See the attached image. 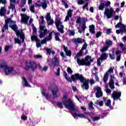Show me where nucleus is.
Returning <instances> with one entry per match:
<instances>
[{"label": "nucleus", "instance_id": "35", "mask_svg": "<svg viewBox=\"0 0 126 126\" xmlns=\"http://www.w3.org/2000/svg\"><path fill=\"white\" fill-rule=\"evenodd\" d=\"M41 6H42V8H43L44 9H46V8H47V7H48L47 1H44L43 2V3L42 4Z\"/></svg>", "mask_w": 126, "mask_h": 126}, {"label": "nucleus", "instance_id": "41", "mask_svg": "<svg viewBox=\"0 0 126 126\" xmlns=\"http://www.w3.org/2000/svg\"><path fill=\"white\" fill-rule=\"evenodd\" d=\"M23 80L25 82V86H29V83H28V82L27 81V79H26V78L23 77Z\"/></svg>", "mask_w": 126, "mask_h": 126}, {"label": "nucleus", "instance_id": "7", "mask_svg": "<svg viewBox=\"0 0 126 126\" xmlns=\"http://www.w3.org/2000/svg\"><path fill=\"white\" fill-rule=\"evenodd\" d=\"M55 24L57 30L59 31L60 33H62V34L64 32V31H63V28H64V27H63V22L61 21V18H57L55 20Z\"/></svg>", "mask_w": 126, "mask_h": 126}, {"label": "nucleus", "instance_id": "29", "mask_svg": "<svg viewBox=\"0 0 126 126\" xmlns=\"http://www.w3.org/2000/svg\"><path fill=\"white\" fill-rule=\"evenodd\" d=\"M41 94L44 97H45L47 100H49V99L51 98V96L50 95V94H48L45 93V92L44 91H42L41 92Z\"/></svg>", "mask_w": 126, "mask_h": 126}, {"label": "nucleus", "instance_id": "55", "mask_svg": "<svg viewBox=\"0 0 126 126\" xmlns=\"http://www.w3.org/2000/svg\"><path fill=\"white\" fill-rule=\"evenodd\" d=\"M46 52L47 55H51V53H52V50L51 48H46Z\"/></svg>", "mask_w": 126, "mask_h": 126}, {"label": "nucleus", "instance_id": "10", "mask_svg": "<svg viewBox=\"0 0 126 126\" xmlns=\"http://www.w3.org/2000/svg\"><path fill=\"white\" fill-rule=\"evenodd\" d=\"M81 83H83V84L81 85L82 88L85 90H88V89H89V79L85 80Z\"/></svg>", "mask_w": 126, "mask_h": 126}, {"label": "nucleus", "instance_id": "56", "mask_svg": "<svg viewBox=\"0 0 126 126\" xmlns=\"http://www.w3.org/2000/svg\"><path fill=\"white\" fill-rule=\"evenodd\" d=\"M21 16H22V18H30V17L27 16V15H25V14H21Z\"/></svg>", "mask_w": 126, "mask_h": 126}, {"label": "nucleus", "instance_id": "25", "mask_svg": "<svg viewBox=\"0 0 126 126\" xmlns=\"http://www.w3.org/2000/svg\"><path fill=\"white\" fill-rule=\"evenodd\" d=\"M53 60H54V61L53 62L54 66H58V65H59V63H60L58 58H57V57H55Z\"/></svg>", "mask_w": 126, "mask_h": 126}, {"label": "nucleus", "instance_id": "60", "mask_svg": "<svg viewBox=\"0 0 126 126\" xmlns=\"http://www.w3.org/2000/svg\"><path fill=\"white\" fill-rule=\"evenodd\" d=\"M27 116L26 115H22L21 116V119L23 121H26V120H27Z\"/></svg>", "mask_w": 126, "mask_h": 126}, {"label": "nucleus", "instance_id": "64", "mask_svg": "<svg viewBox=\"0 0 126 126\" xmlns=\"http://www.w3.org/2000/svg\"><path fill=\"white\" fill-rule=\"evenodd\" d=\"M114 78H115V76L114 75H111L110 76V79L109 80V82H114Z\"/></svg>", "mask_w": 126, "mask_h": 126}, {"label": "nucleus", "instance_id": "36", "mask_svg": "<svg viewBox=\"0 0 126 126\" xmlns=\"http://www.w3.org/2000/svg\"><path fill=\"white\" fill-rule=\"evenodd\" d=\"M89 110H94V107H93V102L91 101L88 104Z\"/></svg>", "mask_w": 126, "mask_h": 126}, {"label": "nucleus", "instance_id": "26", "mask_svg": "<svg viewBox=\"0 0 126 126\" xmlns=\"http://www.w3.org/2000/svg\"><path fill=\"white\" fill-rule=\"evenodd\" d=\"M108 78L109 74L108 73V72H106L103 76V82H104V83H106L108 81Z\"/></svg>", "mask_w": 126, "mask_h": 126}, {"label": "nucleus", "instance_id": "24", "mask_svg": "<svg viewBox=\"0 0 126 126\" xmlns=\"http://www.w3.org/2000/svg\"><path fill=\"white\" fill-rule=\"evenodd\" d=\"M89 31L92 34H95V26L94 25H91L89 26Z\"/></svg>", "mask_w": 126, "mask_h": 126}, {"label": "nucleus", "instance_id": "39", "mask_svg": "<svg viewBox=\"0 0 126 126\" xmlns=\"http://www.w3.org/2000/svg\"><path fill=\"white\" fill-rule=\"evenodd\" d=\"M53 33H54V31H52L49 34L48 38L47 37V39L48 40V41H51V40H52V35H53Z\"/></svg>", "mask_w": 126, "mask_h": 126}, {"label": "nucleus", "instance_id": "49", "mask_svg": "<svg viewBox=\"0 0 126 126\" xmlns=\"http://www.w3.org/2000/svg\"><path fill=\"white\" fill-rule=\"evenodd\" d=\"M62 2L63 3V5L65 6V8H68V4L65 0H62Z\"/></svg>", "mask_w": 126, "mask_h": 126}, {"label": "nucleus", "instance_id": "34", "mask_svg": "<svg viewBox=\"0 0 126 126\" xmlns=\"http://www.w3.org/2000/svg\"><path fill=\"white\" fill-rule=\"evenodd\" d=\"M59 36H60V33L59 32H57L55 33V40L56 41H59L60 42H61V41H62L61 40V39H60V37H59Z\"/></svg>", "mask_w": 126, "mask_h": 126}, {"label": "nucleus", "instance_id": "42", "mask_svg": "<svg viewBox=\"0 0 126 126\" xmlns=\"http://www.w3.org/2000/svg\"><path fill=\"white\" fill-rule=\"evenodd\" d=\"M82 22V18H81V17H78L77 21H76V23H77V24H81Z\"/></svg>", "mask_w": 126, "mask_h": 126}, {"label": "nucleus", "instance_id": "18", "mask_svg": "<svg viewBox=\"0 0 126 126\" xmlns=\"http://www.w3.org/2000/svg\"><path fill=\"white\" fill-rule=\"evenodd\" d=\"M51 92L53 94V95L56 98L59 97V95H57V93L59 92V88L58 86H56L55 87L51 90Z\"/></svg>", "mask_w": 126, "mask_h": 126}, {"label": "nucleus", "instance_id": "38", "mask_svg": "<svg viewBox=\"0 0 126 126\" xmlns=\"http://www.w3.org/2000/svg\"><path fill=\"white\" fill-rule=\"evenodd\" d=\"M15 44H19V45H21V40L19 38H14Z\"/></svg>", "mask_w": 126, "mask_h": 126}, {"label": "nucleus", "instance_id": "4", "mask_svg": "<svg viewBox=\"0 0 126 126\" xmlns=\"http://www.w3.org/2000/svg\"><path fill=\"white\" fill-rule=\"evenodd\" d=\"M89 59H91V56L89 55L87 56L85 59L83 58L82 59H79L78 57L77 58V63L79 65H85L86 66H89L91 65V63L88 61Z\"/></svg>", "mask_w": 126, "mask_h": 126}, {"label": "nucleus", "instance_id": "45", "mask_svg": "<svg viewBox=\"0 0 126 126\" xmlns=\"http://www.w3.org/2000/svg\"><path fill=\"white\" fill-rule=\"evenodd\" d=\"M67 72H68V74H72V72H73V71L71 70V68L69 67H68L67 68Z\"/></svg>", "mask_w": 126, "mask_h": 126}, {"label": "nucleus", "instance_id": "3", "mask_svg": "<svg viewBox=\"0 0 126 126\" xmlns=\"http://www.w3.org/2000/svg\"><path fill=\"white\" fill-rule=\"evenodd\" d=\"M40 19H41V22L39 23L40 25H39V37L41 39L42 38H44L48 33V29H45V20H44V16H41L40 17Z\"/></svg>", "mask_w": 126, "mask_h": 126}, {"label": "nucleus", "instance_id": "27", "mask_svg": "<svg viewBox=\"0 0 126 126\" xmlns=\"http://www.w3.org/2000/svg\"><path fill=\"white\" fill-rule=\"evenodd\" d=\"M67 101V100H68V99H65V100H63V101H62V102H57V105L58 106V107H59V108H60V109H63V101Z\"/></svg>", "mask_w": 126, "mask_h": 126}, {"label": "nucleus", "instance_id": "50", "mask_svg": "<svg viewBox=\"0 0 126 126\" xmlns=\"http://www.w3.org/2000/svg\"><path fill=\"white\" fill-rule=\"evenodd\" d=\"M111 99H108L107 100L106 103H105V105L107 106V107H109L111 105Z\"/></svg>", "mask_w": 126, "mask_h": 126}, {"label": "nucleus", "instance_id": "46", "mask_svg": "<svg viewBox=\"0 0 126 126\" xmlns=\"http://www.w3.org/2000/svg\"><path fill=\"white\" fill-rule=\"evenodd\" d=\"M8 8L9 9H12V10H13V9H15V5L11 3L10 4Z\"/></svg>", "mask_w": 126, "mask_h": 126}, {"label": "nucleus", "instance_id": "13", "mask_svg": "<svg viewBox=\"0 0 126 126\" xmlns=\"http://www.w3.org/2000/svg\"><path fill=\"white\" fill-rule=\"evenodd\" d=\"M10 28L12 30L14 31V32H16V35L17 36V34H20L21 33H22L23 32H20L18 31V27L16 24H14L13 25H10Z\"/></svg>", "mask_w": 126, "mask_h": 126}, {"label": "nucleus", "instance_id": "58", "mask_svg": "<svg viewBox=\"0 0 126 126\" xmlns=\"http://www.w3.org/2000/svg\"><path fill=\"white\" fill-rule=\"evenodd\" d=\"M56 75H57L58 76H59L60 74H61V68L58 67V69H57V72L56 73Z\"/></svg>", "mask_w": 126, "mask_h": 126}, {"label": "nucleus", "instance_id": "12", "mask_svg": "<svg viewBox=\"0 0 126 126\" xmlns=\"http://www.w3.org/2000/svg\"><path fill=\"white\" fill-rule=\"evenodd\" d=\"M121 96H122V92H117L116 91H114L112 94V98H113L114 100L120 99Z\"/></svg>", "mask_w": 126, "mask_h": 126}, {"label": "nucleus", "instance_id": "17", "mask_svg": "<svg viewBox=\"0 0 126 126\" xmlns=\"http://www.w3.org/2000/svg\"><path fill=\"white\" fill-rule=\"evenodd\" d=\"M72 41L73 43H75L76 45L78 43L79 44H82V43H84L85 42V39H83L81 40L80 38L78 37L77 38H73L72 39Z\"/></svg>", "mask_w": 126, "mask_h": 126}, {"label": "nucleus", "instance_id": "11", "mask_svg": "<svg viewBox=\"0 0 126 126\" xmlns=\"http://www.w3.org/2000/svg\"><path fill=\"white\" fill-rule=\"evenodd\" d=\"M96 92L95 93V97L96 98H101L103 96V93L102 92V89L100 87H97L96 88Z\"/></svg>", "mask_w": 126, "mask_h": 126}, {"label": "nucleus", "instance_id": "57", "mask_svg": "<svg viewBox=\"0 0 126 126\" xmlns=\"http://www.w3.org/2000/svg\"><path fill=\"white\" fill-rule=\"evenodd\" d=\"M108 72V74L109 73H114V69L113 68H110L107 71Z\"/></svg>", "mask_w": 126, "mask_h": 126}, {"label": "nucleus", "instance_id": "48", "mask_svg": "<svg viewBox=\"0 0 126 126\" xmlns=\"http://www.w3.org/2000/svg\"><path fill=\"white\" fill-rule=\"evenodd\" d=\"M109 57L112 61L116 59V56L115 54H112L111 53L109 54Z\"/></svg>", "mask_w": 126, "mask_h": 126}, {"label": "nucleus", "instance_id": "30", "mask_svg": "<svg viewBox=\"0 0 126 126\" xmlns=\"http://www.w3.org/2000/svg\"><path fill=\"white\" fill-rule=\"evenodd\" d=\"M41 94L44 97H45L47 100H49V99L51 98V96L50 95V94H48L45 93V92L44 91H42L41 92Z\"/></svg>", "mask_w": 126, "mask_h": 126}, {"label": "nucleus", "instance_id": "9", "mask_svg": "<svg viewBox=\"0 0 126 126\" xmlns=\"http://www.w3.org/2000/svg\"><path fill=\"white\" fill-rule=\"evenodd\" d=\"M114 13V9L113 7L105 8L104 12V15L106 16L107 19H110L113 17V14Z\"/></svg>", "mask_w": 126, "mask_h": 126}, {"label": "nucleus", "instance_id": "47", "mask_svg": "<svg viewBox=\"0 0 126 126\" xmlns=\"http://www.w3.org/2000/svg\"><path fill=\"white\" fill-rule=\"evenodd\" d=\"M88 46V45H87V43H85L83 45V46L82 47V51H83L84 50H86V49H87V46Z\"/></svg>", "mask_w": 126, "mask_h": 126}, {"label": "nucleus", "instance_id": "62", "mask_svg": "<svg viewBox=\"0 0 126 126\" xmlns=\"http://www.w3.org/2000/svg\"><path fill=\"white\" fill-rule=\"evenodd\" d=\"M75 34V32L74 31H70V32L69 33V36H74Z\"/></svg>", "mask_w": 126, "mask_h": 126}, {"label": "nucleus", "instance_id": "44", "mask_svg": "<svg viewBox=\"0 0 126 126\" xmlns=\"http://www.w3.org/2000/svg\"><path fill=\"white\" fill-rule=\"evenodd\" d=\"M108 49H109V48L108 47L104 46L100 50V52H101V53H105V52H106L108 50Z\"/></svg>", "mask_w": 126, "mask_h": 126}, {"label": "nucleus", "instance_id": "6", "mask_svg": "<svg viewBox=\"0 0 126 126\" xmlns=\"http://www.w3.org/2000/svg\"><path fill=\"white\" fill-rule=\"evenodd\" d=\"M25 70L26 71H28L30 68L32 70V71H35L37 69V63L34 62H30L29 63L28 62H25Z\"/></svg>", "mask_w": 126, "mask_h": 126}, {"label": "nucleus", "instance_id": "20", "mask_svg": "<svg viewBox=\"0 0 126 126\" xmlns=\"http://www.w3.org/2000/svg\"><path fill=\"white\" fill-rule=\"evenodd\" d=\"M121 53H122V51H121V50H117L115 53V54L116 55V56H117L116 57V61L117 62H120V61H121V58L122 57ZM118 55H119L118 56Z\"/></svg>", "mask_w": 126, "mask_h": 126}, {"label": "nucleus", "instance_id": "52", "mask_svg": "<svg viewBox=\"0 0 126 126\" xmlns=\"http://www.w3.org/2000/svg\"><path fill=\"white\" fill-rule=\"evenodd\" d=\"M84 3H85V1H84L83 0H78V4H79V5L84 4Z\"/></svg>", "mask_w": 126, "mask_h": 126}, {"label": "nucleus", "instance_id": "43", "mask_svg": "<svg viewBox=\"0 0 126 126\" xmlns=\"http://www.w3.org/2000/svg\"><path fill=\"white\" fill-rule=\"evenodd\" d=\"M88 4H89V3L87 2L83 6V10H84L85 8H86V10L88 11Z\"/></svg>", "mask_w": 126, "mask_h": 126}, {"label": "nucleus", "instance_id": "63", "mask_svg": "<svg viewBox=\"0 0 126 126\" xmlns=\"http://www.w3.org/2000/svg\"><path fill=\"white\" fill-rule=\"evenodd\" d=\"M121 26H122V22H119L118 23L116 26H115V28H120V27H121Z\"/></svg>", "mask_w": 126, "mask_h": 126}, {"label": "nucleus", "instance_id": "40", "mask_svg": "<svg viewBox=\"0 0 126 126\" xmlns=\"http://www.w3.org/2000/svg\"><path fill=\"white\" fill-rule=\"evenodd\" d=\"M51 13H46V20L47 21H50L51 20Z\"/></svg>", "mask_w": 126, "mask_h": 126}, {"label": "nucleus", "instance_id": "54", "mask_svg": "<svg viewBox=\"0 0 126 126\" xmlns=\"http://www.w3.org/2000/svg\"><path fill=\"white\" fill-rule=\"evenodd\" d=\"M101 119V117H94L92 118L94 122H96V121H98V120H100Z\"/></svg>", "mask_w": 126, "mask_h": 126}, {"label": "nucleus", "instance_id": "31", "mask_svg": "<svg viewBox=\"0 0 126 126\" xmlns=\"http://www.w3.org/2000/svg\"><path fill=\"white\" fill-rule=\"evenodd\" d=\"M108 84L110 89H115V82L111 81V82H109Z\"/></svg>", "mask_w": 126, "mask_h": 126}, {"label": "nucleus", "instance_id": "1", "mask_svg": "<svg viewBox=\"0 0 126 126\" xmlns=\"http://www.w3.org/2000/svg\"><path fill=\"white\" fill-rule=\"evenodd\" d=\"M63 105L68 110H71V111H73L75 112L74 114H73L71 113V115L73 116V118L75 119V118H81V119H86L88 120L89 123H91V120L88 117L85 116L83 114H77V113H79V110L76 108H75V105L73 102H72V100L70 98H68V100H65L63 101Z\"/></svg>", "mask_w": 126, "mask_h": 126}, {"label": "nucleus", "instance_id": "5", "mask_svg": "<svg viewBox=\"0 0 126 126\" xmlns=\"http://www.w3.org/2000/svg\"><path fill=\"white\" fill-rule=\"evenodd\" d=\"M6 63H4L3 64H0V67L4 69L5 75H9V74H11L13 70H14V67H13V66H8L5 65Z\"/></svg>", "mask_w": 126, "mask_h": 126}, {"label": "nucleus", "instance_id": "32", "mask_svg": "<svg viewBox=\"0 0 126 126\" xmlns=\"http://www.w3.org/2000/svg\"><path fill=\"white\" fill-rule=\"evenodd\" d=\"M30 18H22L21 22L22 23H24L25 24H28V21Z\"/></svg>", "mask_w": 126, "mask_h": 126}, {"label": "nucleus", "instance_id": "16", "mask_svg": "<svg viewBox=\"0 0 126 126\" xmlns=\"http://www.w3.org/2000/svg\"><path fill=\"white\" fill-rule=\"evenodd\" d=\"M82 20L83 22L82 23L81 28L83 32L84 33L85 32V29L87 28V27H86V22H85V20H87V18L83 17L82 18Z\"/></svg>", "mask_w": 126, "mask_h": 126}, {"label": "nucleus", "instance_id": "15", "mask_svg": "<svg viewBox=\"0 0 126 126\" xmlns=\"http://www.w3.org/2000/svg\"><path fill=\"white\" fill-rule=\"evenodd\" d=\"M31 40L32 41H35L36 42V46L39 47L40 46V39L38 38V37L35 35H32L31 36Z\"/></svg>", "mask_w": 126, "mask_h": 126}, {"label": "nucleus", "instance_id": "51", "mask_svg": "<svg viewBox=\"0 0 126 126\" xmlns=\"http://www.w3.org/2000/svg\"><path fill=\"white\" fill-rule=\"evenodd\" d=\"M83 54V50L82 49L80 50L79 53H77V57H82V55Z\"/></svg>", "mask_w": 126, "mask_h": 126}, {"label": "nucleus", "instance_id": "59", "mask_svg": "<svg viewBox=\"0 0 126 126\" xmlns=\"http://www.w3.org/2000/svg\"><path fill=\"white\" fill-rule=\"evenodd\" d=\"M101 61V59L98 58V59L97 60V66H101V62H100Z\"/></svg>", "mask_w": 126, "mask_h": 126}, {"label": "nucleus", "instance_id": "28", "mask_svg": "<svg viewBox=\"0 0 126 126\" xmlns=\"http://www.w3.org/2000/svg\"><path fill=\"white\" fill-rule=\"evenodd\" d=\"M6 11V9H5V8L4 7H2L1 8L0 10V15L1 16H3L4 15V13Z\"/></svg>", "mask_w": 126, "mask_h": 126}, {"label": "nucleus", "instance_id": "19", "mask_svg": "<svg viewBox=\"0 0 126 126\" xmlns=\"http://www.w3.org/2000/svg\"><path fill=\"white\" fill-rule=\"evenodd\" d=\"M63 48L67 57H71V51L70 50L68 51L67 47H65L64 45L63 46Z\"/></svg>", "mask_w": 126, "mask_h": 126}, {"label": "nucleus", "instance_id": "14", "mask_svg": "<svg viewBox=\"0 0 126 126\" xmlns=\"http://www.w3.org/2000/svg\"><path fill=\"white\" fill-rule=\"evenodd\" d=\"M72 11L73 10L69 9L67 12V15L65 17V20H64V22H67L69 20V18H71L72 17Z\"/></svg>", "mask_w": 126, "mask_h": 126}, {"label": "nucleus", "instance_id": "53", "mask_svg": "<svg viewBox=\"0 0 126 126\" xmlns=\"http://www.w3.org/2000/svg\"><path fill=\"white\" fill-rule=\"evenodd\" d=\"M101 35H102V32H96V33L95 34V37H96V38H98L100 37V36H101Z\"/></svg>", "mask_w": 126, "mask_h": 126}, {"label": "nucleus", "instance_id": "2", "mask_svg": "<svg viewBox=\"0 0 126 126\" xmlns=\"http://www.w3.org/2000/svg\"><path fill=\"white\" fill-rule=\"evenodd\" d=\"M63 76H64L66 80L68 81V82H76L77 80H80V82H83L84 80H86V79L83 76V75L80 74L79 73H75L73 74L70 77H67V73L64 71L63 72Z\"/></svg>", "mask_w": 126, "mask_h": 126}, {"label": "nucleus", "instance_id": "61", "mask_svg": "<svg viewBox=\"0 0 126 126\" xmlns=\"http://www.w3.org/2000/svg\"><path fill=\"white\" fill-rule=\"evenodd\" d=\"M111 32H112V29H108L106 30V33L107 35H110Z\"/></svg>", "mask_w": 126, "mask_h": 126}, {"label": "nucleus", "instance_id": "23", "mask_svg": "<svg viewBox=\"0 0 126 126\" xmlns=\"http://www.w3.org/2000/svg\"><path fill=\"white\" fill-rule=\"evenodd\" d=\"M100 59L101 62H103V61H105V60H107L108 58V54L106 53H103L101 54L100 57H99Z\"/></svg>", "mask_w": 126, "mask_h": 126}, {"label": "nucleus", "instance_id": "8", "mask_svg": "<svg viewBox=\"0 0 126 126\" xmlns=\"http://www.w3.org/2000/svg\"><path fill=\"white\" fill-rule=\"evenodd\" d=\"M111 5V1L100 0V4L98 6V10L103 11L105 7H109Z\"/></svg>", "mask_w": 126, "mask_h": 126}, {"label": "nucleus", "instance_id": "37", "mask_svg": "<svg viewBox=\"0 0 126 126\" xmlns=\"http://www.w3.org/2000/svg\"><path fill=\"white\" fill-rule=\"evenodd\" d=\"M30 10L31 11V12L35 13V6L32 5L31 6H30Z\"/></svg>", "mask_w": 126, "mask_h": 126}, {"label": "nucleus", "instance_id": "21", "mask_svg": "<svg viewBox=\"0 0 126 126\" xmlns=\"http://www.w3.org/2000/svg\"><path fill=\"white\" fill-rule=\"evenodd\" d=\"M17 37H20V39H22V43H24V40H25V34L23 33V32L19 34H17Z\"/></svg>", "mask_w": 126, "mask_h": 126}, {"label": "nucleus", "instance_id": "33", "mask_svg": "<svg viewBox=\"0 0 126 126\" xmlns=\"http://www.w3.org/2000/svg\"><path fill=\"white\" fill-rule=\"evenodd\" d=\"M112 44H113V42H112V40H106L105 41V45L106 46V47H107L108 48H109L110 47V46L111 45H112Z\"/></svg>", "mask_w": 126, "mask_h": 126}, {"label": "nucleus", "instance_id": "22", "mask_svg": "<svg viewBox=\"0 0 126 126\" xmlns=\"http://www.w3.org/2000/svg\"><path fill=\"white\" fill-rule=\"evenodd\" d=\"M11 21V18H8L5 20V25H4V30L8 29V23Z\"/></svg>", "mask_w": 126, "mask_h": 126}]
</instances>
